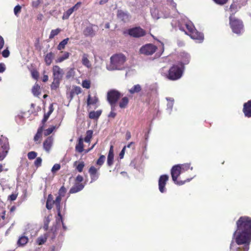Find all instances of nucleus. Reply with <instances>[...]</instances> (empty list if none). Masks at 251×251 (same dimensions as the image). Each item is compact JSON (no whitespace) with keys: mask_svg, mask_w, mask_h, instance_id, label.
<instances>
[{"mask_svg":"<svg viewBox=\"0 0 251 251\" xmlns=\"http://www.w3.org/2000/svg\"><path fill=\"white\" fill-rule=\"evenodd\" d=\"M237 229L233 234L230 248L233 251L235 245L233 241L238 245H245V251L249 250V245L251 241V218L249 217H241L237 221Z\"/></svg>","mask_w":251,"mask_h":251,"instance_id":"obj_1","label":"nucleus"},{"mask_svg":"<svg viewBox=\"0 0 251 251\" xmlns=\"http://www.w3.org/2000/svg\"><path fill=\"white\" fill-rule=\"evenodd\" d=\"M177 23H174L173 21L171 23L173 27L178 26L179 29L188 35L190 37L197 40L198 42H201L203 40V34L198 32L192 23V22L189 21L187 18H184L177 20Z\"/></svg>","mask_w":251,"mask_h":251,"instance_id":"obj_2","label":"nucleus"},{"mask_svg":"<svg viewBox=\"0 0 251 251\" xmlns=\"http://www.w3.org/2000/svg\"><path fill=\"white\" fill-rule=\"evenodd\" d=\"M126 60V56L121 53L116 54L110 57V63L107 65L106 68L109 71L122 70Z\"/></svg>","mask_w":251,"mask_h":251,"instance_id":"obj_3","label":"nucleus"},{"mask_svg":"<svg viewBox=\"0 0 251 251\" xmlns=\"http://www.w3.org/2000/svg\"><path fill=\"white\" fill-rule=\"evenodd\" d=\"M229 25L232 32L238 35L244 31V25L242 21L235 17H229Z\"/></svg>","mask_w":251,"mask_h":251,"instance_id":"obj_4","label":"nucleus"},{"mask_svg":"<svg viewBox=\"0 0 251 251\" xmlns=\"http://www.w3.org/2000/svg\"><path fill=\"white\" fill-rule=\"evenodd\" d=\"M10 149L8 139L2 135L0 136V161L6 156Z\"/></svg>","mask_w":251,"mask_h":251,"instance_id":"obj_5","label":"nucleus"},{"mask_svg":"<svg viewBox=\"0 0 251 251\" xmlns=\"http://www.w3.org/2000/svg\"><path fill=\"white\" fill-rule=\"evenodd\" d=\"M181 168L179 167V165H174L171 170V174L172 177L173 181L174 183L178 185H182L184 184L186 182H189L192 178H188L184 181H178L177 180L178 177L181 174Z\"/></svg>","mask_w":251,"mask_h":251,"instance_id":"obj_6","label":"nucleus"},{"mask_svg":"<svg viewBox=\"0 0 251 251\" xmlns=\"http://www.w3.org/2000/svg\"><path fill=\"white\" fill-rule=\"evenodd\" d=\"M181 67L174 65L169 71L167 77L169 79L175 80L179 79L182 75L183 70Z\"/></svg>","mask_w":251,"mask_h":251,"instance_id":"obj_7","label":"nucleus"},{"mask_svg":"<svg viewBox=\"0 0 251 251\" xmlns=\"http://www.w3.org/2000/svg\"><path fill=\"white\" fill-rule=\"evenodd\" d=\"M122 96L123 95L118 91L112 89L107 93V100L108 102L116 103Z\"/></svg>","mask_w":251,"mask_h":251,"instance_id":"obj_8","label":"nucleus"},{"mask_svg":"<svg viewBox=\"0 0 251 251\" xmlns=\"http://www.w3.org/2000/svg\"><path fill=\"white\" fill-rule=\"evenodd\" d=\"M98 26L95 25H89L83 30V34L85 37H94L98 30Z\"/></svg>","mask_w":251,"mask_h":251,"instance_id":"obj_9","label":"nucleus"},{"mask_svg":"<svg viewBox=\"0 0 251 251\" xmlns=\"http://www.w3.org/2000/svg\"><path fill=\"white\" fill-rule=\"evenodd\" d=\"M156 49L157 48L155 46L151 44H148L142 46L140 50V51L142 54L150 55L155 52Z\"/></svg>","mask_w":251,"mask_h":251,"instance_id":"obj_10","label":"nucleus"},{"mask_svg":"<svg viewBox=\"0 0 251 251\" xmlns=\"http://www.w3.org/2000/svg\"><path fill=\"white\" fill-rule=\"evenodd\" d=\"M128 34L133 37L139 38L145 35V31L140 27H135L129 29Z\"/></svg>","mask_w":251,"mask_h":251,"instance_id":"obj_11","label":"nucleus"},{"mask_svg":"<svg viewBox=\"0 0 251 251\" xmlns=\"http://www.w3.org/2000/svg\"><path fill=\"white\" fill-rule=\"evenodd\" d=\"M168 179L169 176L167 175H161L160 176L158 180V186L159 191L161 193H163L166 191L165 185Z\"/></svg>","mask_w":251,"mask_h":251,"instance_id":"obj_12","label":"nucleus"},{"mask_svg":"<svg viewBox=\"0 0 251 251\" xmlns=\"http://www.w3.org/2000/svg\"><path fill=\"white\" fill-rule=\"evenodd\" d=\"M179 58L181 67L184 69V65L188 64L189 63L191 57L189 53L183 51L180 53Z\"/></svg>","mask_w":251,"mask_h":251,"instance_id":"obj_13","label":"nucleus"},{"mask_svg":"<svg viewBox=\"0 0 251 251\" xmlns=\"http://www.w3.org/2000/svg\"><path fill=\"white\" fill-rule=\"evenodd\" d=\"M52 72L53 78L62 79L64 72L58 66L55 65L53 67Z\"/></svg>","mask_w":251,"mask_h":251,"instance_id":"obj_14","label":"nucleus"},{"mask_svg":"<svg viewBox=\"0 0 251 251\" xmlns=\"http://www.w3.org/2000/svg\"><path fill=\"white\" fill-rule=\"evenodd\" d=\"M91 181V182L96 181L99 177V174L98 172V169L94 166H91L89 169Z\"/></svg>","mask_w":251,"mask_h":251,"instance_id":"obj_15","label":"nucleus"},{"mask_svg":"<svg viewBox=\"0 0 251 251\" xmlns=\"http://www.w3.org/2000/svg\"><path fill=\"white\" fill-rule=\"evenodd\" d=\"M243 111L246 117H251V100L244 104Z\"/></svg>","mask_w":251,"mask_h":251,"instance_id":"obj_16","label":"nucleus"},{"mask_svg":"<svg viewBox=\"0 0 251 251\" xmlns=\"http://www.w3.org/2000/svg\"><path fill=\"white\" fill-rule=\"evenodd\" d=\"M53 139L51 137H48L43 143V148L47 152H49L52 146Z\"/></svg>","mask_w":251,"mask_h":251,"instance_id":"obj_17","label":"nucleus"},{"mask_svg":"<svg viewBox=\"0 0 251 251\" xmlns=\"http://www.w3.org/2000/svg\"><path fill=\"white\" fill-rule=\"evenodd\" d=\"M145 89L147 91L156 93L158 90V84L156 82L147 83L145 85Z\"/></svg>","mask_w":251,"mask_h":251,"instance_id":"obj_18","label":"nucleus"},{"mask_svg":"<svg viewBox=\"0 0 251 251\" xmlns=\"http://www.w3.org/2000/svg\"><path fill=\"white\" fill-rule=\"evenodd\" d=\"M61 201V197L60 196H58L56 197V199L53 201V204L55 205L57 211V216L60 217L59 219H61L62 221V215L61 214V206H60V201Z\"/></svg>","mask_w":251,"mask_h":251,"instance_id":"obj_19","label":"nucleus"},{"mask_svg":"<svg viewBox=\"0 0 251 251\" xmlns=\"http://www.w3.org/2000/svg\"><path fill=\"white\" fill-rule=\"evenodd\" d=\"M84 187V185L81 183H76L70 189L69 193L70 194H74L82 190Z\"/></svg>","mask_w":251,"mask_h":251,"instance_id":"obj_20","label":"nucleus"},{"mask_svg":"<svg viewBox=\"0 0 251 251\" xmlns=\"http://www.w3.org/2000/svg\"><path fill=\"white\" fill-rule=\"evenodd\" d=\"M114 160V152H113V146H110V148L108 152L107 156V163L109 166H111L113 164Z\"/></svg>","mask_w":251,"mask_h":251,"instance_id":"obj_21","label":"nucleus"},{"mask_svg":"<svg viewBox=\"0 0 251 251\" xmlns=\"http://www.w3.org/2000/svg\"><path fill=\"white\" fill-rule=\"evenodd\" d=\"M75 150L79 153L83 151V139L82 137L79 138L78 143L75 146Z\"/></svg>","mask_w":251,"mask_h":251,"instance_id":"obj_22","label":"nucleus"},{"mask_svg":"<svg viewBox=\"0 0 251 251\" xmlns=\"http://www.w3.org/2000/svg\"><path fill=\"white\" fill-rule=\"evenodd\" d=\"M141 90V86L140 84H136L129 89L128 91L130 94H134L140 92Z\"/></svg>","mask_w":251,"mask_h":251,"instance_id":"obj_23","label":"nucleus"},{"mask_svg":"<svg viewBox=\"0 0 251 251\" xmlns=\"http://www.w3.org/2000/svg\"><path fill=\"white\" fill-rule=\"evenodd\" d=\"M166 99L168 101V103L167 104V110L168 111L169 113H171V112L172 110L173 107V105H174V99L173 98H168V97H167L166 98Z\"/></svg>","mask_w":251,"mask_h":251,"instance_id":"obj_24","label":"nucleus"},{"mask_svg":"<svg viewBox=\"0 0 251 251\" xmlns=\"http://www.w3.org/2000/svg\"><path fill=\"white\" fill-rule=\"evenodd\" d=\"M101 110H99L96 111H91L89 113V117L92 119H97L100 116L101 114Z\"/></svg>","mask_w":251,"mask_h":251,"instance_id":"obj_25","label":"nucleus"},{"mask_svg":"<svg viewBox=\"0 0 251 251\" xmlns=\"http://www.w3.org/2000/svg\"><path fill=\"white\" fill-rule=\"evenodd\" d=\"M28 238L25 236H22L18 240L17 244L19 246H23L28 242Z\"/></svg>","mask_w":251,"mask_h":251,"instance_id":"obj_26","label":"nucleus"},{"mask_svg":"<svg viewBox=\"0 0 251 251\" xmlns=\"http://www.w3.org/2000/svg\"><path fill=\"white\" fill-rule=\"evenodd\" d=\"M53 53L52 52H50L47 54L45 57V61L47 65H50L52 62V60L53 57Z\"/></svg>","mask_w":251,"mask_h":251,"instance_id":"obj_27","label":"nucleus"},{"mask_svg":"<svg viewBox=\"0 0 251 251\" xmlns=\"http://www.w3.org/2000/svg\"><path fill=\"white\" fill-rule=\"evenodd\" d=\"M240 6L237 3H233L230 6L229 10L231 14H234L240 9Z\"/></svg>","mask_w":251,"mask_h":251,"instance_id":"obj_28","label":"nucleus"},{"mask_svg":"<svg viewBox=\"0 0 251 251\" xmlns=\"http://www.w3.org/2000/svg\"><path fill=\"white\" fill-rule=\"evenodd\" d=\"M82 64L87 67V68H90L91 67V64L90 63V61L88 59V55L86 54H83L82 58Z\"/></svg>","mask_w":251,"mask_h":251,"instance_id":"obj_29","label":"nucleus"},{"mask_svg":"<svg viewBox=\"0 0 251 251\" xmlns=\"http://www.w3.org/2000/svg\"><path fill=\"white\" fill-rule=\"evenodd\" d=\"M178 165H179V167L181 168V173L187 171L189 169H190L191 170L193 169V167H190V163H185Z\"/></svg>","mask_w":251,"mask_h":251,"instance_id":"obj_30","label":"nucleus"},{"mask_svg":"<svg viewBox=\"0 0 251 251\" xmlns=\"http://www.w3.org/2000/svg\"><path fill=\"white\" fill-rule=\"evenodd\" d=\"M98 101V99L97 97L95 96L94 97H91L89 95L88 96L87 99V104L89 105H94L96 104Z\"/></svg>","mask_w":251,"mask_h":251,"instance_id":"obj_31","label":"nucleus"},{"mask_svg":"<svg viewBox=\"0 0 251 251\" xmlns=\"http://www.w3.org/2000/svg\"><path fill=\"white\" fill-rule=\"evenodd\" d=\"M34 96L38 97L40 94V86L38 84H35L32 89Z\"/></svg>","mask_w":251,"mask_h":251,"instance_id":"obj_32","label":"nucleus"},{"mask_svg":"<svg viewBox=\"0 0 251 251\" xmlns=\"http://www.w3.org/2000/svg\"><path fill=\"white\" fill-rule=\"evenodd\" d=\"M70 56V53L68 52H65L64 54L59 56L56 60V63H60L68 59Z\"/></svg>","mask_w":251,"mask_h":251,"instance_id":"obj_33","label":"nucleus"},{"mask_svg":"<svg viewBox=\"0 0 251 251\" xmlns=\"http://www.w3.org/2000/svg\"><path fill=\"white\" fill-rule=\"evenodd\" d=\"M128 103V99L125 97L122 99L119 102V106L121 108H125Z\"/></svg>","mask_w":251,"mask_h":251,"instance_id":"obj_34","label":"nucleus"},{"mask_svg":"<svg viewBox=\"0 0 251 251\" xmlns=\"http://www.w3.org/2000/svg\"><path fill=\"white\" fill-rule=\"evenodd\" d=\"M80 2H77L74 6L69 9L66 12L67 15L68 16L71 15L74 11L76 10L78 8V7L80 6Z\"/></svg>","mask_w":251,"mask_h":251,"instance_id":"obj_35","label":"nucleus"},{"mask_svg":"<svg viewBox=\"0 0 251 251\" xmlns=\"http://www.w3.org/2000/svg\"><path fill=\"white\" fill-rule=\"evenodd\" d=\"M61 80L53 78V82H52L50 88L51 90H56L59 87Z\"/></svg>","mask_w":251,"mask_h":251,"instance_id":"obj_36","label":"nucleus"},{"mask_svg":"<svg viewBox=\"0 0 251 251\" xmlns=\"http://www.w3.org/2000/svg\"><path fill=\"white\" fill-rule=\"evenodd\" d=\"M51 215H49L45 217L44 220V226L43 228L45 230L47 231L49 228V224L50 221Z\"/></svg>","mask_w":251,"mask_h":251,"instance_id":"obj_37","label":"nucleus"},{"mask_svg":"<svg viewBox=\"0 0 251 251\" xmlns=\"http://www.w3.org/2000/svg\"><path fill=\"white\" fill-rule=\"evenodd\" d=\"M43 130V126H41L38 129L37 132L34 137V140L35 142L38 141V140L41 137Z\"/></svg>","mask_w":251,"mask_h":251,"instance_id":"obj_38","label":"nucleus"},{"mask_svg":"<svg viewBox=\"0 0 251 251\" xmlns=\"http://www.w3.org/2000/svg\"><path fill=\"white\" fill-rule=\"evenodd\" d=\"M69 40V38H67L63 40L60 43H59V45H58L57 49L60 50L64 49L65 47V46L67 44Z\"/></svg>","mask_w":251,"mask_h":251,"instance_id":"obj_39","label":"nucleus"},{"mask_svg":"<svg viewBox=\"0 0 251 251\" xmlns=\"http://www.w3.org/2000/svg\"><path fill=\"white\" fill-rule=\"evenodd\" d=\"M93 133V132L91 130H89L87 131L86 136L83 139V140L86 143H89L90 142L91 139L92 137Z\"/></svg>","mask_w":251,"mask_h":251,"instance_id":"obj_40","label":"nucleus"},{"mask_svg":"<svg viewBox=\"0 0 251 251\" xmlns=\"http://www.w3.org/2000/svg\"><path fill=\"white\" fill-rule=\"evenodd\" d=\"M61 29L59 28L52 30L49 36V38L50 39L53 38L54 36L58 35Z\"/></svg>","mask_w":251,"mask_h":251,"instance_id":"obj_41","label":"nucleus"},{"mask_svg":"<svg viewBox=\"0 0 251 251\" xmlns=\"http://www.w3.org/2000/svg\"><path fill=\"white\" fill-rule=\"evenodd\" d=\"M47 241V237L44 236H40L39 237H38L37 239V243L39 245H41L43 244H44Z\"/></svg>","mask_w":251,"mask_h":251,"instance_id":"obj_42","label":"nucleus"},{"mask_svg":"<svg viewBox=\"0 0 251 251\" xmlns=\"http://www.w3.org/2000/svg\"><path fill=\"white\" fill-rule=\"evenodd\" d=\"M105 157L103 155H101L97 161V164L101 166L103 165L104 161H105Z\"/></svg>","mask_w":251,"mask_h":251,"instance_id":"obj_43","label":"nucleus"},{"mask_svg":"<svg viewBox=\"0 0 251 251\" xmlns=\"http://www.w3.org/2000/svg\"><path fill=\"white\" fill-rule=\"evenodd\" d=\"M37 153L33 151H30L27 153V157L29 160L34 159L36 157Z\"/></svg>","mask_w":251,"mask_h":251,"instance_id":"obj_44","label":"nucleus"},{"mask_svg":"<svg viewBox=\"0 0 251 251\" xmlns=\"http://www.w3.org/2000/svg\"><path fill=\"white\" fill-rule=\"evenodd\" d=\"M71 90L73 93H75V95H78L81 93V88L79 86H74Z\"/></svg>","mask_w":251,"mask_h":251,"instance_id":"obj_45","label":"nucleus"},{"mask_svg":"<svg viewBox=\"0 0 251 251\" xmlns=\"http://www.w3.org/2000/svg\"><path fill=\"white\" fill-rule=\"evenodd\" d=\"M55 128H56L55 126H52L48 128V129H47L45 130V131L44 132V134L46 136L50 134L53 132V131L55 129Z\"/></svg>","mask_w":251,"mask_h":251,"instance_id":"obj_46","label":"nucleus"},{"mask_svg":"<svg viewBox=\"0 0 251 251\" xmlns=\"http://www.w3.org/2000/svg\"><path fill=\"white\" fill-rule=\"evenodd\" d=\"M42 162V158L40 157H37V158H36V160L34 161V165L35 166V167L38 168L41 166Z\"/></svg>","mask_w":251,"mask_h":251,"instance_id":"obj_47","label":"nucleus"},{"mask_svg":"<svg viewBox=\"0 0 251 251\" xmlns=\"http://www.w3.org/2000/svg\"><path fill=\"white\" fill-rule=\"evenodd\" d=\"M66 192V188L64 187V186H62L59 190V192H58L59 195L58 196H60V197H63V196H64Z\"/></svg>","mask_w":251,"mask_h":251,"instance_id":"obj_48","label":"nucleus"},{"mask_svg":"<svg viewBox=\"0 0 251 251\" xmlns=\"http://www.w3.org/2000/svg\"><path fill=\"white\" fill-rule=\"evenodd\" d=\"M60 165L59 164H55L51 169V172L55 173L60 169Z\"/></svg>","mask_w":251,"mask_h":251,"instance_id":"obj_49","label":"nucleus"},{"mask_svg":"<svg viewBox=\"0 0 251 251\" xmlns=\"http://www.w3.org/2000/svg\"><path fill=\"white\" fill-rule=\"evenodd\" d=\"M84 167V163L83 162H80L76 167V169L79 172H81Z\"/></svg>","mask_w":251,"mask_h":251,"instance_id":"obj_50","label":"nucleus"},{"mask_svg":"<svg viewBox=\"0 0 251 251\" xmlns=\"http://www.w3.org/2000/svg\"><path fill=\"white\" fill-rule=\"evenodd\" d=\"M82 86L83 88L89 89L90 87V83L89 81L84 80L82 81Z\"/></svg>","mask_w":251,"mask_h":251,"instance_id":"obj_51","label":"nucleus"},{"mask_svg":"<svg viewBox=\"0 0 251 251\" xmlns=\"http://www.w3.org/2000/svg\"><path fill=\"white\" fill-rule=\"evenodd\" d=\"M50 114V111H48L47 113H45L44 115V118L42 121L43 124H44L46 122Z\"/></svg>","mask_w":251,"mask_h":251,"instance_id":"obj_52","label":"nucleus"},{"mask_svg":"<svg viewBox=\"0 0 251 251\" xmlns=\"http://www.w3.org/2000/svg\"><path fill=\"white\" fill-rule=\"evenodd\" d=\"M216 4L220 5H223L225 4H226L228 0H213Z\"/></svg>","mask_w":251,"mask_h":251,"instance_id":"obj_53","label":"nucleus"},{"mask_svg":"<svg viewBox=\"0 0 251 251\" xmlns=\"http://www.w3.org/2000/svg\"><path fill=\"white\" fill-rule=\"evenodd\" d=\"M17 194H12L8 196V200L11 201H15L17 197Z\"/></svg>","mask_w":251,"mask_h":251,"instance_id":"obj_54","label":"nucleus"},{"mask_svg":"<svg viewBox=\"0 0 251 251\" xmlns=\"http://www.w3.org/2000/svg\"><path fill=\"white\" fill-rule=\"evenodd\" d=\"M10 54L9 51L8 49H5L2 52V56L6 58L9 56Z\"/></svg>","mask_w":251,"mask_h":251,"instance_id":"obj_55","label":"nucleus"},{"mask_svg":"<svg viewBox=\"0 0 251 251\" xmlns=\"http://www.w3.org/2000/svg\"><path fill=\"white\" fill-rule=\"evenodd\" d=\"M21 7L20 5H17L15 7L14 9V14L15 15L18 14V13L21 11Z\"/></svg>","mask_w":251,"mask_h":251,"instance_id":"obj_56","label":"nucleus"},{"mask_svg":"<svg viewBox=\"0 0 251 251\" xmlns=\"http://www.w3.org/2000/svg\"><path fill=\"white\" fill-rule=\"evenodd\" d=\"M53 202L47 201L46 202V207L48 209L50 210L52 208Z\"/></svg>","mask_w":251,"mask_h":251,"instance_id":"obj_57","label":"nucleus"},{"mask_svg":"<svg viewBox=\"0 0 251 251\" xmlns=\"http://www.w3.org/2000/svg\"><path fill=\"white\" fill-rule=\"evenodd\" d=\"M6 69L4 64L0 63V73H3Z\"/></svg>","mask_w":251,"mask_h":251,"instance_id":"obj_58","label":"nucleus"},{"mask_svg":"<svg viewBox=\"0 0 251 251\" xmlns=\"http://www.w3.org/2000/svg\"><path fill=\"white\" fill-rule=\"evenodd\" d=\"M126 148V146H125L120 153L119 156L121 159H122L124 157L125 153Z\"/></svg>","mask_w":251,"mask_h":251,"instance_id":"obj_59","label":"nucleus"},{"mask_svg":"<svg viewBox=\"0 0 251 251\" xmlns=\"http://www.w3.org/2000/svg\"><path fill=\"white\" fill-rule=\"evenodd\" d=\"M4 41L2 36L0 35V50L3 47Z\"/></svg>","mask_w":251,"mask_h":251,"instance_id":"obj_60","label":"nucleus"},{"mask_svg":"<svg viewBox=\"0 0 251 251\" xmlns=\"http://www.w3.org/2000/svg\"><path fill=\"white\" fill-rule=\"evenodd\" d=\"M83 177L79 175H78L75 178V181L78 182H82L83 181Z\"/></svg>","mask_w":251,"mask_h":251,"instance_id":"obj_61","label":"nucleus"},{"mask_svg":"<svg viewBox=\"0 0 251 251\" xmlns=\"http://www.w3.org/2000/svg\"><path fill=\"white\" fill-rule=\"evenodd\" d=\"M111 106V110L112 111H114L116 110V103L113 102H109Z\"/></svg>","mask_w":251,"mask_h":251,"instance_id":"obj_62","label":"nucleus"},{"mask_svg":"<svg viewBox=\"0 0 251 251\" xmlns=\"http://www.w3.org/2000/svg\"><path fill=\"white\" fill-rule=\"evenodd\" d=\"M75 95V93H73V91H72V90H71L69 92V94H68V95H69L68 98H69L71 100L73 99V98Z\"/></svg>","mask_w":251,"mask_h":251,"instance_id":"obj_63","label":"nucleus"},{"mask_svg":"<svg viewBox=\"0 0 251 251\" xmlns=\"http://www.w3.org/2000/svg\"><path fill=\"white\" fill-rule=\"evenodd\" d=\"M53 196L52 195L50 194L48 195L47 201H50V202H53L54 200H53Z\"/></svg>","mask_w":251,"mask_h":251,"instance_id":"obj_64","label":"nucleus"}]
</instances>
